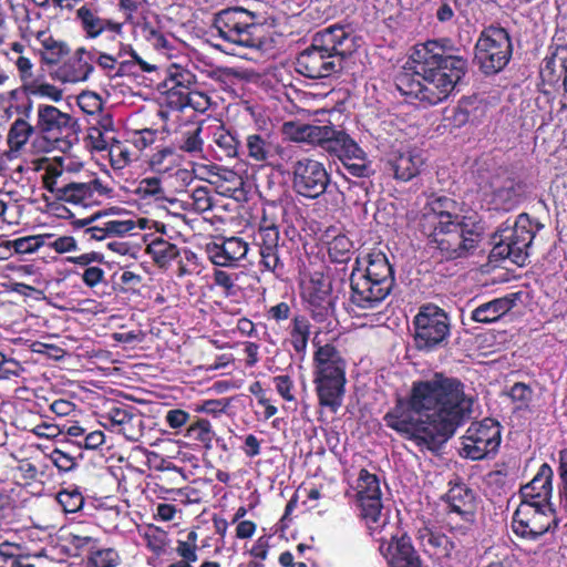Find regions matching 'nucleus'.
Masks as SVG:
<instances>
[{
	"label": "nucleus",
	"instance_id": "obj_1",
	"mask_svg": "<svg viewBox=\"0 0 567 567\" xmlns=\"http://www.w3.org/2000/svg\"><path fill=\"white\" fill-rule=\"evenodd\" d=\"M472 406L458 378L435 372L431 379L414 381L409 395L398 396L383 420L419 447L436 452L470 417Z\"/></svg>",
	"mask_w": 567,
	"mask_h": 567
},
{
	"label": "nucleus",
	"instance_id": "obj_2",
	"mask_svg": "<svg viewBox=\"0 0 567 567\" xmlns=\"http://www.w3.org/2000/svg\"><path fill=\"white\" fill-rule=\"evenodd\" d=\"M413 72L404 71L395 76V86L405 97L424 106L445 101L467 72V60L452 54L436 40L414 47L411 55Z\"/></svg>",
	"mask_w": 567,
	"mask_h": 567
},
{
	"label": "nucleus",
	"instance_id": "obj_3",
	"mask_svg": "<svg viewBox=\"0 0 567 567\" xmlns=\"http://www.w3.org/2000/svg\"><path fill=\"white\" fill-rule=\"evenodd\" d=\"M457 203L447 196H432L423 208L420 230L435 244L445 259H456L475 250L485 234L477 212L458 215Z\"/></svg>",
	"mask_w": 567,
	"mask_h": 567
},
{
	"label": "nucleus",
	"instance_id": "obj_4",
	"mask_svg": "<svg viewBox=\"0 0 567 567\" xmlns=\"http://www.w3.org/2000/svg\"><path fill=\"white\" fill-rule=\"evenodd\" d=\"M354 50L349 27L333 24L318 31L310 47L300 52L296 70L309 79H323L342 71L343 60Z\"/></svg>",
	"mask_w": 567,
	"mask_h": 567
},
{
	"label": "nucleus",
	"instance_id": "obj_5",
	"mask_svg": "<svg viewBox=\"0 0 567 567\" xmlns=\"http://www.w3.org/2000/svg\"><path fill=\"white\" fill-rule=\"evenodd\" d=\"M214 29L224 41L249 49H264L271 41L272 25L243 7H228L215 14Z\"/></svg>",
	"mask_w": 567,
	"mask_h": 567
},
{
	"label": "nucleus",
	"instance_id": "obj_6",
	"mask_svg": "<svg viewBox=\"0 0 567 567\" xmlns=\"http://www.w3.org/2000/svg\"><path fill=\"white\" fill-rule=\"evenodd\" d=\"M347 361L332 343L318 346L313 353V384L318 403L336 413L346 392Z\"/></svg>",
	"mask_w": 567,
	"mask_h": 567
},
{
	"label": "nucleus",
	"instance_id": "obj_7",
	"mask_svg": "<svg viewBox=\"0 0 567 567\" xmlns=\"http://www.w3.org/2000/svg\"><path fill=\"white\" fill-rule=\"evenodd\" d=\"M35 126L37 137L32 146L37 152L60 151L66 153L79 142L78 118L52 104H38Z\"/></svg>",
	"mask_w": 567,
	"mask_h": 567
},
{
	"label": "nucleus",
	"instance_id": "obj_8",
	"mask_svg": "<svg viewBox=\"0 0 567 567\" xmlns=\"http://www.w3.org/2000/svg\"><path fill=\"white\" fill-rule=\"evenodd\" d=\"M286 215L284 206L270 204L262 208V216L254 235V245L258 248V269L261 274H272L284 280L288 270L279 255V221Z\"/></svg>",
	"mask_w": 567,
	"mask_h": 567
},
{
	"label": "nucleus",
	"instance_id": "obj_9",
	"mask_svg": "<svg viewBox=\"0 0 567 567\" xmlns=\"http://www.w3.org/2000/svg\"><path fill=\"white\" fill-rule=\"evenodd\" d=\"M542 228L544 225L532 219L528 214H519L512 226L501 227L493 236L491 260L509 259L517 266H524L533 240Z\"/></svg>",
	"mask_w": 567,
	"mask_h": 567
},
{
	"label": "nucleus",
	"instance_id": "obj_10",
	"mask_svg": "<svg viewBox=\"0 0 567 567\" xmlns=\"http://www.w3.org/2000/svg\"><path fill=\"white\" fill-rule=\"evenodd\" d=\"M43 184L59 200L89 207L100 205L102 198H113L115 190L109 181L93 177L87 182H68L62 169L50 167Z\"/></svg>",
	"mask_w": 567,
	"mask_h": 567
},
{
	"label": "nucleus",
	"instance_id": "obj_11",
	"mask_svg": "<svg viewBox=\"0 0 567 567\" xmlns=\"http://www.w3.org/2000/svg\"><path fill=\"white\" fill-rule=\"evenodd\" d=\"M355 503L359 518L363 522L367 534L375 537L390 526V515L383 513L382 491L377 474L361 468L355 485Z\"/></svg>",
	"mask_w": 567,
	"mask_h": 567
},
{
	"label": "nucleus",
	"instance_id": "obj_12",
	"mask_svg": "<svg viewBox=\"0 0 567 567\" xmlns=\"http://www.w3.org/2000/svg\"><path fill=\"white\" fill-rule=\"evenodd\" d=\"M474 62L485 75L501 72L513 54L511 35L505 28L489 25L480 34L475 49Z\"/></svg>",
	"mask_w": 567,
	"mask_h": 567
},
{
	"label": "nucleus",
	"instance_id": "obj_13",
	"mask_svg": "<svg viewBox=\"0 0 567 567\" xmlns=\"http://www.w3.org/2000/svg\"><path fill=\"white\" fill-rule=\"evenodd\" d=\"M371 538L380 544L379 551L388 567H423L421 556L409 533L402 527L401 519L390 523L385 532Z\"/></svg>",
	"mask_w": 567,
	"mask_h": 567
},
{
	"label": "nucleus",
	"instance_id": "obj_14",
	"mask_svg": "<svg viewBox=\"0 0 567 567\" xmlns=\"http://www.w3.org/2000/svg\"><path fill=\"white\" fill-rule=\"evenodd\" d=\"M414 343L416 349L432 351L443 346L451 334L447 313L440 307L429 303L420 308L413 319Z\"/></svg>",
	"mask_w": 567,
	"mask_h": 567
},
{
	"label": "nucleus",
	"instance_id": "obj_15",
	"mask_svg": "<svg viewBox=\"0 0 567 567\" xmlns=\"http://www.w3.org/2000/svg\"><path fill=\"white\" fill-rule=\"evenodd\" d=\"M555 506L520 502L512 517L513 533L527 540H537L558 526Z\"/></svg>",
	"mask_w": 567,
	"mask_h": 567
},
{
	"label": "nucleus",
	"instance_id": "obj_16",
	"mask_svg": "<svg viewBox=\"0 0 567 567\" xmlns=\"http://www.w3.org/2000/svg\"><path fill=\"white\" fill-rule=\"evenodd\" d=\"M301 298L311 318L319 323L331 319L336 312V297L332 293V279L321 270L310 272L302 284Z\"/></svg>",
	"mask_w": 567,
	"mask_h": 567
},
{
	"label": "nucleus",
	"instance_id": "obj_17",
	"mask_svg": "<svg viewBox=\"0 0 567 567\" xmlns=\"http://www.w3.org/2000/svg\"><path fill=\"white\" fill-rule=\"evenodd\" d=\"M462 452L466 458L481 461L495 455L502 440V426L498 421L485 417L473 422L462 437Z\"/></svg>",
	"mask_w": 567,
	"mask_h": 567
},
{
	"label": "nucleus",
	"instance_id": "obj_18",
	"mask_svg": "<svg viewBox=\"0 0 567 567\" xmlns=\"http://www.w3.org/2000/svg\"><path fill=\"white\" fill-rule=\"evenodd\" d=\"M329 185L330 175L321 162L302 157L293 163L292 187L298 195L317 199L327 192Z\"/></svg>",
	"mask_w": 567,
	"mask_h": 567
},
{
	"label": "nucleus",
	"instance_id": "obj_19",
	"mask_svg": "<svg viewBox=\"0 0 567 567\" xmlns=\"http://www.w3.org/2000/svg\"><path fill=\"white\" fill-rule=\"evenodd\" d=\"M97 420L104 429L123 434L130 441H137L142 435V414L132 405L107 402L97 413Z\"/></svg>",
	"mask_w": 567,
	"mask_h": 567
},
{
	"label": "nucleus",
	"instance_id": "obj_20",
	"mask_svg": "<svg viewBox=\"0 0 567 567\" xmlns=\"http://www.w3.org/2000/svg\"><path fill=\"white\" fill-rule=\"evenodd\" d=\"M393 287L394 285L362 274L360 269H352L350 302L359 309L373 310L384 301Z\"/></svg>",
	"mask_w": 567,
	"mask_h": 567
},
{
	"label": "nucleus",
	"instance_id": "obj_21",
	"mask_svg": "<svg viewBox=\"0 0 567 567\" xmlns=\"http://www.w3.org/2000/svg\"><path fill=\"white\" fill-rule=\"evenodd\" d=\"M75 21L86 39L93 40L102 34H107L110 40L114 41L124 34V22L104 17L95 1L84 2L76 9Z\"/></svg>",
	"mask_w": 567,
	"mask_h": 567
},
{
	"label": "nucleus",
	"instance_id": "obj_22",
	"mask_svg": "<svg viewBox=\"0 0 567 567\" xmlns=\"http://www.w3.org/2000/svg\"><path fill=\"white\" fill-rule=\"evenodd\" d=\"M250 245L243 237L215 236L204 246L207 259L219 268H238L246 260Z\"/></svg>",
	"mask_w": 567,
	"mask_h": 567
},
{
	"label": "nucleus",
	"instance_id": "obj_23",
	"mask_svg": "<svg viewBox=\"0 0 567 567\" xmlns=\"http://www.w3.org/2000/svg\"><path fill=\"white\" fill-rule=\"evenodd\" d=\"M198 86L196 74L190 70L173 63L166 70V75L158 89L165 95L166 105L176 111L184 110L186 96Z\"/></svg>",
	"mask_w": 567,
	"mask_h": 567
},
{
	"label": "nucleus",
	"instance_id": "obj_24",
	"mask_svg": "<svg viewBox=\"0 0 567 567\" xmlns=\"http://www.w3.org/2000/svg\"><path fill=\"white\" fill-rule=\"evenodd\" d=\"M385 165L396 181L409 182L420 174L424 158L415 147L393 145L385 155Z\"/></svg>",
	"mask_w": 567,
	"mask_h": 567
},
{
	"label": "nucleus",
	"instance_id": "obj_25",
	"mask_svg": "<svg viewBox=\"0 0 567 567\" xmlns=\"http://www.w3.org/2000/svg\"><path fill=\"white\" fill-rule=\"evenodd\" d=\"M93 55L81 47L72 55H68L51 73L52 76L63 83H76L87 80L93 72Z\"/></svg>",
	"mask_w": 567,
	"mask_h": 567
},
{
	"label": "nucleus",
	"instance_id": "obj_26",
	"mask_svg": "<svg viewBox=\"0 0 567 567\" xmlns=\"http://www.w3.org/2000/svg\"><path fill=\"white\" fill-rule=\"evenodd\" d=\"M554 472L549 464L543 463L533 480L519 488L520 502L539 503L554 506L553 496Z\"/></svg>",
	"mask_w": 567,
	"mask_h": 567
},
{
	"label": "nucleus",
	"instance_id": "obj_27",
	"mask_svg": "<svg viewBox=\"0 0 567 567\" xmlns=\"http://www.w3.org/2000/svg\"><path fill=\"white\" fill-rule=\"evenodd\" d=\"M321 134L317 137L315 146H319L323 152L331 156H337L340 161L349 157V154L360 153L358 143L344 131L337 130L332 125H322Z\"/></svg>",
	"mask_w": 567,
	"mask_h": 567
},
{
	"label": "nucleus",
	"instance_id": "obj_28",
	"mask_svg": "<svg viewBox=\"0 0 567 567\" xmlns=\"http://www.w3.org/2000/svg\"><path fill=\"white\" fill-rule=\"evenodd\" d=\"M202 133L203 123H184L174 132L171 146L175 148L176 154L184 153L192 158L207 159Z\"/></svg>",
	"mask_w": 567,
	"mask_h": 567
},
{
	"label": "nucleus",
	"instance_id": "obj_29",
	"mask_svg": "<svg viewBox=\"0 0 567 567\" xmlns=\"http://www.w3.org/2000/svg\"><path fill=\"white\" fill-rule=\"evenodd\" d=\"M416 539L425 553L437 559H451L457 554V542L436 528H420Z\"/></svg>",
	"mask_w": 567,
	"mask_h": 567
},
{
	"label": "nucleus",
	"instance_id": "obj_30",
	"mask_svg": "<svg viewBox=\"0 0 567 567\" xmlns=\"http://www.w3.org/2000/svg\"><path fill=\"white\" fill-rule=\"evenodd\" d=\"M564 66L565 64L558 53V49L543 59L539 66V90L544 94L565 93L566 69Z\"/></svg>",
	"mask_w": 567,
	"mask_h": 567
},
{
	"label": "nucleus",
	"instance_id": "obj_31",
	"mask_svg": "<svg viewBox=\"0 0 567 567\" xmlns=\"http://www.w3.org/2000/svg\"><path fill=\"white\" fill-rule=\"evenodd\" d=\"M449 513L456 514L465 523H473L476 515L474 492L465 484H456L446 494Z\"/></svg>",
	"mask_w": 567,
	"mask_h": 567
},
{
	"label": "nucleus",
	"instance_id": "obj_32",
	"mask_svg": "<svg viewBox=\"0 0 567 567\" xmlns=\"http://www.w3.org/2000/svg\"><path fill=\"white\" fill-rule=\"evenodd\" d=\"M286 153L287 150L274 144L268 136L255 133L246 137V155L257 164L275 165L277 155L284 157Z\"/></svg>",
	"mask_w": 567,
	"mask_h": 567
},
{
	"label": "nucleus",
	"instance_id": "obj_33",
	"mask_svg": "<svg viewBox=\"0 0 567 567\" xmlns=\"http://www.w3.org/2000/svg\"><path fill=\"white\" fill-rule=\"evenodd\" d=\"M352 269H360L362 274L395 285L394 269L386 255L381 250H373L363 257H357Z\"/></svg>",
	"mask_w": 567,
	"mask_h": 567
},
{
	"label": "nucleus",
	"instance_id": "obj_34",
	"mask_svg": "<svg viewBox=\"0 0 567 567\" xmlns=\"http://www.w3.org/2000/svg\"><path fill=\"white\" fill-rule=\"evenodd\" d=\"M520 292L509 293L482 303L472 311L471 319L480 323L496 322L515 307Z\"/></svg>",
	"mask_w": 567,
	"mask_h": 567
},
{
	"label": "nucleus",
	"instance_id": "obj_35",
	"mask_svg": "<svg viewBox=\"0 0 567 567\" xmlns=\"http://www.w3.org/2000/svg\"><path fill=\"white\" fill-rule=\"evenodd\" d=\"M183 437L188 445L209 451L213 449L216 432L208 419L193 415L183 432Z\"/></svg>",
	"mask_w": 567,
	"mask_h": 567
},
{
	"label": "nucleus",
	"instance_id": "obj_36",
	"mask_svg": "<svg viewBox=\"0 0 567 567\" xmlns=\"http://www.w3.org/2000/svg\"><path fill=\"white\" fill-rule=\"evenodd\" d=\"M37 40L41 45L39 49L41 62L49 66V69H52L53 66L58 68L71 52V49L65 41L58 40L47 32H39Z\"/></svg>",
	"mask_w": 567,
	"mask_h": 567
},
{
	"label": "nucleus",
	"instance_id": "obj_37",
	"mask_svg": "<svg viewBox=\"0 0 567 567\" xmlns=\"http://www.w3.org/2000/svg\"><path fill=\"white\" fill-rule=\"evenodd\" d=\"M309 319L303 315H296L291 318L289 327V343L295 353L303 359L307 352L308 341L311 333Z\"/></svg>",
	"mask_w": 567,
	"mask_h": 567
},
{
	"label": "nucleus",
	"instance_id": "obj_38",
	"mask_svg": "<svg viewBox=\"0 0 567 567\" xmlns=\"http://www.w3.org/2000/svg\"><path fill=\"white\" fill-rule=\"evenodd\" d=\"M146 252L159 268H167L173 260H176L181 256V249L177 245L162 237L154 238L146 246Z\"/></svg>",
	"mask_w": 567,
	"mask_h": 567
},
{
	"label": "nucleus",
	"instance_id": "obj_39",
	"mask_svg": "<svg viewBox=\"0 0 567 567\" xmlns=\"http://www.w3.org/2000/svg\"><path fill=\"white\" fill-rule=\"evenodd\" d=\"M213 143L218 147L217 158H235L239 154L240 141L237 135L226 128L224 124L215 127L212 136Z\"/></svg>",
	"mask_w": 567,
	"mask_h": 567
},
{
	"label": "nucleus",
	"instance_id": "obj_40",
	"mask_svg": "<svg viewBox=\"0 0 567 567\" xmlns=\"http://www.w3.org/2000/svg\"><path fill=\"white\" fill-rule=\"evenodd\" d=\"M53 239L52 234H42L34 236H24L13 240H1L0 249H4L8 255L32 254L39 248L45 246L47 240Z\"/></svg>",
	"mask_w": 567,
	"mask_h": 567
},
{
	"label": "nucleus",
	"instance_id": "obj_41",
	"mask_svg": "<svg viewBox=\"0 0 567 567\" xmlns=\"http://www.w3.org/2000/svg\"><path fill=\"white\" fill-rule=\"evenodd\" d=\"M181 158L179 154H176L175 148L171 145L156 148L148 159L146 161L150 171L164 175L172 172L178 165Z\"/></svg>",
	"mask_w": 567,
	"mask_h": 567
},
{
	"label": "nucleus",
	"instance_id": "obj_42",
	"mask_svg": "<svg viewBox=\"0 0 567 567\" xmlns=\"http://www.w3.org/2000/svg\"><path fill=\"white\" fill-rule=\"evenodd\" d=\"M519 204V194L513 179L495 188L491 194L489 205L495 210L509 212Z\"/></svg>",
	"mask_w": 567,
	"mask_h": 567
},
{
	"label": "nucleus",
	"instance_id": "obj_43",
	"mask_svg": "<svg viewBox=\"0 0 567 567\" xmlns=\"http://www.w3.org/2000/svg\"><path fill=\"white\" fill-rule=\"evenodd\" d=\"M35 134L37 126L31 125L25 120L19 117L10 126L8 132V145L11 151H20L29 141V138Z\"/></svg>",
	"mask_w": 567,
	"mask_h": 567
},
{
	"label": "nucleus",
	"instance_id": "obj_44",
	"mask_svg": "<svg viewBox=\"0 0 567 567\" xmlns=\"http://www.w3.org/2000/svg\"><path fill=\"white\" fill-rule=\"evenodd\" d=\"M319 125L286 122L282 125V133L295 142H305L316 145L317 137L321 134Z\"/></svg>",
	"mask_w": 567,
	"mask_h": 567
},
{
	"label": "nucleus",
	"instance_id": "obj_45",
	"mask_svg": "<svg viewBox=\"0 0 567 567\" xmlns=\"http://www.w3.org/2000/svg\"><path fill=\"white\" fill-rule=\"evenodd\" d=\"M102 214L94 213L84 218L73 219L71 225L74 229H83L82 230V239L90 243L93 240H103L110 238L109 230L105 229V223L102 226H92V223L95 221Z\"/></svg>",
	"mask_w": 567,
	"mask_h": 567
},
{
	"label": "nucleus",
	"instance_id": "obj_46",
	"mask_svg": "<svg viewBox=\"0 0 567 567\" xmlns=\"http://www.w3.org/2000/svg\"><path fill=\"white\" fill-rule=\"evenodd\" d=\"M352 252L353 241L344 234H338L328 241V255L332 262H348Z\"/></svg>",
	"mask_w": 567,
	"mask_h": 567
},
{
	"label": "nucleus",
	"instance_id": "obj_47",
	"mask_svg": "<svg viewBox=\"0 0 567 567\" xmlns=\"http://www.w3.org/2000/svg\"><path fill=\"white\" fill-rule=\"evenodd\" d=\"M146 218H128V219H112L105 221V229L109 230L110 238L123 237L125 235H135L136 229H145L147 227Z\"/></svg>",
	"mask_w": 567,
	"mask_h": 567
},
{
	"label": "nucleus",
	"instance_id": "obj_48",
	"mask_svg": "<svg viewBox=\"0 0 567 567\" xmlns=\"http://www.w3.org/2000/svg\"><path fill=\"white\" fill-rule=\"evenodd\" d=\"M55 498L63 512L70 514L80 512L85 502L82 492L74 485L59 491Z\"/></svg>",
	"mask_w": 567,
	"mask_h": 567
},
{
	"label": "nucleus",
	"instance_id": "obj_49",
	"mask_svg": "<svg viewBox=\"0 0 567 567\" xmlns=\"http://www.w3.org/2000/svg\"><path fill=\"white\" fill-rule=\"evenodd\" d=\"M349 154L342 162L347 171L355 177H370L373 174L371 162L368 161L365 152L360 147V153Z\"/></svg>",
	"mask_w": 567,
	"mask_h": 567
},
{
	"label": "nucleus",
	"instance_id": "obj_50",
	"mask_svg": "<svg viewBox=\"0 0 567 567\" xmlns=\"http://www.w3.org/2000/svg\"><path fill=\"white\" fill-rule=\"evenodd\" d=\"M21 87L28 96L48 97L53 102H59L63 99V91L61 89L51 83L40 82L35 79Z\"/></svg>",
	"mask_w": 567,
	"mask_h": 567
},
{
	"label": "nucleus",
	"instance_id": "obj_51",
	"mask_svg": "<svg viewBox=\"0 0 567 567\" xmlns=\"http://www.w3.org/2000/svg\"><path fill=\"white\" fill-rule=\"evenodd\" d=\"M136 194L143 199L153 198L155 200H162L166 197L159 176L142 178L138 182Z\"/></svg>",
	"mask_w": 567,
	"mask_h": 567
},
{
	"label": "nucleus",
	"instance_id": "obj_52",
	"mask_svg": "<svg viewBox=\"0 0 567 567\" xmlns=\"http://www.w3.org/2000/svg\"><path fill=\"white\" fill-rule=\"evenodd\" d=\"M473 109L474 100L468 96H463L457 105L452 109L451 115L446 117L449 124L456 128L463 127L470 122Z\"/></svg>",
	"mask_w": 567,
	"mask_h": 567
},
{
	"label": "nucleus",
	"instance_id": "obj_53",
	"mask_svg": "<svg viewBox=\"0 0 567 567\" xmlns=\"http://www.w3.org/2000/svg\"><path fill=\"white\" fill-rule=\"evenodd\" d=\"M121 557L114 548H94L87 557V567H116Z\"/></svg>",
	"mask_w": 567,
	"mask_h": 567
},
{
	"label": "nucleus",
	"instance_id": "obj_54",
	"mask_svg": "<svg viewBox=\"0 0 567 567\" xmlns=\"http://www.w3.org/2000/svg\"><path fill=\"white\" fill-rule=\"evenodd\" d=\"M238 274L216 267L212 274L213 282L220 288L225 297H234L237 293Z\"/></svg>",
	"mask_w": 567,
	"mask_h": 567
},
{
	"label": "nucleus",
	"instance_id": "obj_55",
	"mask_svg": "<svg viewBox=\"0 0 567 567\" xmlns=\"http://www.w3.org/2000/svg\"><path fill=\"white\" fill-rule=\"evenodd\" d=\"M197 539H198V534L195 529L189 530L187 533L185 539H177L176 548H175L177 555L182 559L197 561L198 560Z\"/></svg>",
	"mask_w": 567,
	"mask_h": 567
},
{
	"label": "nucleus",
	"instance_id": "obj_56",
	"mask_svg": "<svg viewBox=\"0 0 567 567\" xmlns=\"http://www.w3.org/2000/svg\"><path fill=\"white\" fill-rule=\"evenodd\" d=\"M192 415L183 409H171L166 412L164 420L166 425L174 431L175 434H182L189 424Z\"/></svg>",
	"mask_w": 567,
	"mask_h": 567
},
{
	"label": "nucleus",
	"instance_id": "obj_57",
	"mask_svg": "<svg viewBox=\"0 0 567 567\" xmlns=\"http://www.w3.org/2000/svg\"><path fill=\"white\" fill-rule=\"evenodd\" d=\"M12 492L6 488L0 489V525H8L12 522L16 509H17V501L12 496Z\"/></svg>",
	"mask_w": 567,
	"mask_h": 567
},
{
	"label": "nucleus",
	"instance_id": "obj_58",
	"mask_svg": "<svg viewBox=\"0 0 567 567\" xmlns=\"http://www.w3.org/2000/svg\"><path fill=\"white\" fill-rule=\"evenodd\" d=\"M192 207L196 213H206L213 208V197L206 186H199L192 190Z\"/></svg>",
	"mask_w": 567,
	"mask_h": 567
},
{
	"label": "nucleus",
	"instance_id": "obj_59",
	"mask_svg": "<svg viewBox=\"0 0 567 567\" xmlns=\"http://www.w3.org/2000/svg\"><path fill=\"white\" fill-rule=\"evenodd\" d=\"M76 103L79 107L89 115H96L102 112L103 102L99 94L90 91L78 95Z\"/></svg>",
	"mask_w": 567,
	"mask_h": 567
},
{
	"label": "nucleus",
	"instance_id": "obj_60",
	"mask_svg": "<svg viewBox=\"0 0 567 567\" xmlns=\"http://www.w3.org/2000/svg\"><path fill=\"white\" fill-rule=\"evenodd\" d=\"M143 286V277L132 270H124L120 276V290L124 293H138Z\"/></svg>",
	"mask_w": 567,
	"mask_h": 567
},
{
	"label": "nucleus",
	"instance_id": "obj_61",
	"mask_svg": "<svg viewBox=\"0 0 567 567\" xmlns=\"http://www.w3.org/2000/svg\"><path fill=\"white\" fill-rule=\"evenodd\" d=\"M212 105L210 97L198 90V86H195L192 90L190 94L186 96V103L184 104V109L189 106L194 111L199 113H205Z\"/></svg>",
	"mask_w": 567,
	"mask_h": 567
},
{
	"label": "nucleus",
	"instance_id": "obj_62",
	"mask_svg": "<svg viewBox=\"0 0 567 567\" xmlns=\"http://www.w3.org/2000/svg\"><path fill=\"white\" fill-rule=\"evenodd\" d=\"M9 61L16 65L19 73V78L22 82V86H25L34 79L33 63L28 56L19 55L17 58H13L12 55H9Z\"/></svg>",
	"mask_w": 567,
	"mask_h": 567
},
{
	"label": "nucleus",
	"instance_id": "obj_63",
	"mask_svg": "<svg viewBox=\"0 0 567 567\" xmlns=\"http://www.w3.org/2000/svg\"><path fill=\"white\" fill-rule=\"evenodd\" d=\"M110 157L112 165L116 168H123L132 161L131 152L121 142L116 141L110 146Z\"/></svg>",
	"mask_w": 567,
	"mask_h": 567
},
{
	"label": "nucleus",
	"instance_id": "obj_64",
	"mask_svg": "<svg viewBox=\"0 0 567 567\" xmlns=\"http://www.w3.org/2000/svg\"><path fill=\"white\" fill-rule=\"evenodd\" d=\"M157 138V130L143 128L134 131L131 135L132 144L138 150L143 151L152 146Z\"/></svg>",
	"mask_w": 567,
	"mask_h": 567
}]
</instances>
